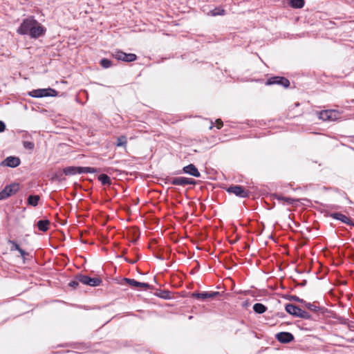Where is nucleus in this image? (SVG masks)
<instances>
[{"instance_id":"obj_3","label":"nucleus","mask_w":354,"mask_h":354,"mask_svg":"<svg viewBox=\"0 0 354 354\" xmlns=\"http://www.w3.org/2000/svg\"><path fill=\"white\" fill-rule=\"evenodd\" d=\"M285 309L287 313H288L289 314L294 315L297 317H300V318L306 319H308L310 318V315L308 313L301 310V308H299V307H297L293 304H286Z\"/></svg>"},{"instance_id":"obj_33","label":"nucleus","mask_w":354,"mask_h":354,"mask_svg":"<svg viewBox=\"0 0 354 354\" xmlns=\"http://www.w3.org/2000/svg\"><path fill=\"white\" fill-rule=\"evenodd\" d=\"M216 123H217V128L218 129H220L222 126H223V122L221 120H216Z\"/></svg>"},{"instance_id":"obj_2","label":"nucleus","mask_w":354,"mask_h":354,"mask_svg":"<svg viewBox=\"0 0 354 354\" xmlns=\"http://www.w3.org/2000/svg\"><path fill=\"white\" fill-rule=\"evenodd\" d=\"M96 169L90 167H67L63 172L66 176H73L77 174L95 173Z\"/></svg>"},{"instance_id":"obj_17","label":"nucleus","mask_w":354,"mask_h":354,"mask_svg":"<svg viewBox=\"0 0 354 354\" xmlns=\"http://www.w3.org/2000/svg\"><path fill=\"white\" fill-rule=\"evenodd\" d=\"M183 172L188 174L194 177H200L201 174L198 169L193 164H189L183 169Z\"/></svg>"},{"instance_id":"obj_15","label":"nucleus","mask_w":354,"mask_h":354,"mask_svg":"<svg viewBox=\"0 0 354 354\" xmlns=\"http://www.w3.org/2000/svg\"><path fill=\"white\" fill-rule=\"evenodd\" d=\"M130 286L136 288H144L147 289L149 288V285L147 283H142L136 281L135 279H131L128 278H125L124 279Z\"/></svg>"},{"instance_id":"obj_28","label":"nucleus","mask_w":354,"mask_h":354,"mask_svg":"<svg viewBox=\"0 0 354 354\" xmlns=\"http://www.w3.org/2000/svg\"><path fill=\"white\" fill-rule=\"evenodd\" d=\"M23 146L24 148L29 150H32L35 147L34 143L30 141H24Z\"/></svg>"},{"instance_id":"obj_22","label":"nucleus","mask_w":354,"mask_h":354,"mask_svg":"<svg viewBox=\"0 0 354 354\" xmlns=\"http://www.w3.org/2000/svg\"><path fill=\"white\" fill-rule=\"evenodd\" d=\"M98 180L101 182V183L104 185H111V178L106 174H101L98 177Z\"/></svg>"},{"instance_id":"obj_10","label":"nucleus","mask_w":354,"mask_h":354,"mask_svg":"<svg viewBox=\"0 0 354 354\" xmlns=\"http://www.w3.org/2000/svg\"><path fill=\"white\" fill-rule=\"evenodd\" d=\"M266 85H272V84H280L285 88H288L290 85V82L288 79L283 77H272L269 78L266 83Z\"/></svg>"},{"instance_id":"obj_6","label":"nucleus","mask_w":354,"mask_h":354,"mask_svg":"<svg viewBox=\"0 0 354 354\" xmlns=\"http://www.w3.org/2000/svg\"><path fill=\"white\" fill-rule=\"evenodd\" d=\"M339 113L335 110H324L319 113V118L326 121H334L339 118Z\"/></svg>"},{"instance_id":"obj_16","label":"nucleus","mask_w":354,"mask_h":354,"mask_svg":"<svg viewBox=\"0 0 354 354\" xmlns=\"http://www.w3.org/2000/svg\"><path fill=\"white\" fill-rule=\"evenodd\" d=\"M2 164L10 167H16L20 164V160L17 157L9 156L4 160Z\"/></svg>"},{"instance_id":"obj_24","label":"nucleus","mask_w":354,"mask_h":354,"mask_svg":"<svg viewBox=\"0 0 354 354\" xmlns=\"http://www.w3.org/2000/svg\"><path fill=\"white\" fill-rule=\"evenodd\" d=\"M277 198L279 201H281L283 203H286L287 204H292L294 202L297 201V200H295L294 198H292L290 197H283L281 196H277Z\"/></svg>"},{"instance_id":"obj_31","label":"nucleus","mask_w":354,"mask_h":354,"mask_svg":"<svg viewBox=\"0 0 354 354\" xmlns=\"http://www.w3.org/2000/svg\"><path fill=\"white\" fill-rule=\"evenodd\" d=\"M5 124L2 121H0V132H3L5 130Z\"/></svg>"},{"instance_id":"obj_23","label":"nucleus","mask_w":354,"mask_h":354,"mask_svg":"<svg viewBox=\"0 0 354 354\" xmlns=\"http://www.w3.org/2000/svg\"><path fill=\"white\" fill-rule=\"evenodd\" d=\"M39 200V196L37 195L29 196L28 198V203L29 205L35 207V206L37 205Z\"/></svg>"},{"instance_id":"obj_13","label":"nucleus","mask_w":354,"mask_h":354,"mask_svg":"<svg viewBox=\"0 0 354 354\" xmlns=\"http://www.w3.org/2000/svg\"><path fill=\"white\" fill-rule=\"evenodd\" d=\"M330 216L335 219L339 220L342 222L348 224L351 226H354V222L350 218L347 217L346 216L341 213H333L330 214Z\"/></svg>"},{"instance_id":"obj_26","label":"nucleus","mask_w":354,"mask_h":354,"mask_svg":"<svg viewBox=\"0 0 354 354\" xmlns=\"http://www.w3.org/2000/svg\"><path fill=\"white\" fill-rule=\"evenodd\" d=\"M210 12L212 16H216V15H224L225 13V11L224 9L215 8V9L211 10Z\"/></svg>"},{"instance_id":"obj_4","label":"nucleus","mask_w":354,"mask_h":354,"mask_svg":"<svg viewBox=\"0 0 354 354\" xmlns=\"http://www.w3.org/2000/svg\"><path fill=\"white\" fill-rule=\"evenodd\" d=\"M29 95L33 97H43L48 96H56L57 95V92L50 88H39L32 90L29 93Z\"/></svg>"},{"instance_id":"obj_7","label":"nucleus","mask_w":354,"mask_h":354,"mask_svg":"<svg viewBox=\"0 0 354 354\" xmlns=\"http://www.w3.org/2000/svg\"><path fill=\"white\" fill-rule=\"evenodd\" d=\"M19 189V185L16 183L6 186L1 192H0V201L4 200L15 194Z\"/></svg>"},{"instance_id":"obj_8","label":"nucleus","mask_w":354,"mask_h":354,"mask_svg":"<svg viewBox=\"0 0 354 354\" xmlns=\"http://www.w3.org/2000/svg\"><path fill=\"white\" fill-rule=\"evenodd\" d=\"M77 279L80 283L91 286H97L100 284L101 280L99 278H91L86 275H78Z\"/></svg>"},{"instance_id":"obj_5","label":"nucleus","mask_w":354,"mask_h":354,"mask_svg":"<svg viewBox=\"0 0 354 354\" xmlns=\"http://www.w3.org/2000/svg\"><path fill=\"white\" fill-rule=\"evenodd\" d=\"M112 56L118 60L131 62L136 59L137 56L133 53H125L122 50H116L112 53Z\"/></svg>"},{"instance_id":"obj_14","label":"nucleus","mask_w":354,"mask_h":354,"mask_svg":"<svg viewBox=\"0 0 354 354\" xmlns=\"http://www.w3.org/2000/svg\"><path fill=\"white\" fill-rule=\"evenodd\" d=\"M276 337L281 343H289L294 339L293 335L288 332H281L277 334Z\"/></svg>"},{"instance_id":"obj_30","label":"nucleus","mask_w":354,"mask_h":354,"mask_svg":"<svg viewBox=\"0 0 354 354\" xmlns=\"http://www.w3.org/2000/svg\"><path fill=\"white\" fill-rule=\"evenodd\" d=\"M79 282H80V281H78L77 279L76 278L75 280L71 281L68 283V286L72 287V288H75L78 286Z\"/></svg>"},{"instance_id":"obj_25","label":"nucleus","mask_w":354,"mask_h":354,"mask_svg":"<svg viewBox=\"0 0 354 354\" xmlns=\"http://www.w3.org/2000/svg\"><path fill=\"white\" fill-rule=\"evenodd\" d=\"M290 5L295 8H301L304 5V0H291Z\"/></svg>"},{"instance_id":"obj_11","label":"nucleus","mask_w":354,"mask_h":354,"mask_svg":"<svg viewBox=\"0 0 354 354\" xmlns=\"http://www.w3.org/2000/svg\"><path fill=\"white\" fill-rule=\"evenodd\" d=\"M171 183L174 185H194L195 180L186 177H177L173 178Z\"/></svg>"},{"instance_id":"obj_21","label":"nucleus","mask_w":354,"mask_h":354,"mask_svg":"<svg viewBox=\"0 0 354 354\" xmlns=\"http://www.w3.org/2000/svg\"><path fill=\"white\" fill-rule=\"evenodd\" d=\"M127 144V137L124 136H122L117 139L116 146L117 147H126Z\"/></svg>"},{"instance_id":"obj_20","label":"nucleus","mask_w":354,"mask_h":354,"mask_svg":"<svg viewBox=\"0 0 354 354\" xmlns=\"http://www.w3.org/2000/svg\"><path fill=\"white\" fill-rule=\"evenodd\" d=\"M267 308L262 304L257 303L253 306V310L255 313L261 314L266 312Z\"/></svg>"},{"instance_id":"obj_32","label":"nucleus","mask_w":354,"mask_h":354,"mask_svg":"<svg viewBox=\"0 0 354 354\" xmlns=\"http://www.w3.org/2000/svg\"><path fill=\"white\" fill-rule=\"evenodd\" d=\"M292 299L295 301H299V302H303V299H300L297 296H292Z\"/></svg>"},{"instance_id":"obj_1","label":"nucleus","mask_w":354,"mask_h":354,"mask_svg":"<svg viewBox=\"0 0 354 354\" xmlns=\"http://www.w3.org/2000/svg\"><path fill=\"white\" fill-rule=\"evenodd\" d=\"M46 29L33 18H27L23 21L17 29L20 35H29L32 38H38L43 35Z\"/></svg>"},{"instance_id":"obj_27","label":"nucleus","mask_w":354,"mask_h":354,"mask_svg":"<svg viewBox=\"0 0 354 354\" xmlns=\"http://www.w3.org/2000/svg\"><path fill=\"white\" fill-rule=\"evenodd\" d=\"M101 66L104 68H108L111 66V62L108 59H102L100 61Z\"/></svg>"},{"instance_id":"obj_18","label":"nucleus","mask_w":354,"mask_h":354,"mask_svg":"<svg viewBox=\"0 0 354 354\" xmlns=\"http://www.w3.org/2000/svg\"><path fill=\"white\" fill-rule=\"evenodd\" d=\"M50 222L48 220H40L37 222V225L39 230L46 232L48 229Z\"/></svg>"},{"instance_id":"obj_29","label":"nucleus","mask_w":354,"mask_h":354,"mask_svg":"<svg viewBox=\"0 0 354 354\" xmlns=\"http://www.w3.org/2000/svg\"><path fill=\"white\" fill-rule=\"evenodd\" d=\"M305 306L313 312H316L319 308V307L317 306L315 304L310 303H305Z\"/></svg>"},{"instance_id":"obj_12","label":"nucleus","mask_w":354,"mask_h":354,"mask_svg":"<svg viewBox=\"0 0 354 354\" xmlns=\"http://www.w3.org/2000/svg\"><path fill=\"white\" fill-rule=\"evenodd\" d=\"M219 295V292H194L192 294V297L198 299L205 300L207 299H212Z\"/></svg>"},{"instance_id":"obj_19","label":"nucleus","mask_w":354,"mask_h":354,"mask_svg":"<svg viewBox=\"0 0 354 354\" xmlns=\"http://www.w3.org/2000/svg\"><path fill=\"white\" fill-rule=\"evenodd\" d=\"M9 243L12 245L11 248H10L11 251H14V250L19 251L21 256L23 257L26 254V252L24 250L20 248V247L16 242H15L13 241H9Z\"/></svg>"},{"instance_id":"obj_9","label":"nucleus","mask_w":354,"mask_h":354,"mask_svg":"<svg viewBox=\"0 0 354 354\" xmlns=\"http://www.w3.org/2000/svg\"><path fill=\"white\" fill-rule=\"evenodd\" d=\"M227 192L241 198L248 197L249 192L240 185H234L228 187Z\"/></svg>"}]
</instances>
